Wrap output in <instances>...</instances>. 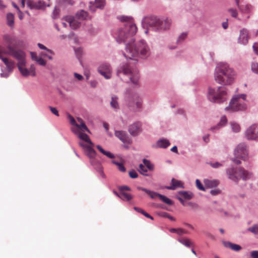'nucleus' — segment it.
<instances>
[{"label":"nucleus","instance_id":"obj_49","mask_svg":"<svg viewBox=\"0 0 258 258\" xmlns=\"http://www.w3.org/2000/svg\"><path fill=\"white\" fill-rule=\"evenodd\" d=\"M68 117L70 120V122L71 123V124L76 126V125H77V123L75 118L70 114H69L68 115Z\"/></svg>","mask_w":258,"mask_h":258},{"label":"nucleus","instance_id":"obj_8","mask_svg":"<svg viewBox=\"0 0 258 258\" xmlns=\"http://www.w3.org/2000/svg\"><path fill=\"white\" fill-rule=\"evenodd\" d=\"M246 97L245 94L234 96L230 102L229 106L225 108V110L228 111L244 110L246 108Z\"/></svg>","mask_w":258,"mask_h":258},{"label":"nucleus","instance_id":"obj_53","mask_svg":"<svg viewBox=\"0 0 258 258\" xmlns=\"http://www.w3.org/2000/svg\"><path fill=\"white\" fill-rule=\"evenodd\" d=\"M227 122V118L225 116H223L221 117L220 122L219 124H218V126H220L221 125H224Z\"/></svg>","mask_w":258,"mask_h":258},{"label":"nucleus","instance_id":"obj_25","mask_svg":"<svg viewBox=\"0 0 258 258\" xmlns=\"http://www.w3.org/2000/svg\"><path fill=\"white\" fill-rule=\"evenodd\" d=\"M172 185L170 186H166V188L168 189L174 190L176 187H183L182 183L181 181L172 178L171 180Z\"/></svg>","mask_w":258,"mask_h":258},{"label":"nucleus","instance_id":"obj_38","mask_svg":"<svg viewBox=\"0 0 258 258\" xmlns=\"http://www.w3.org/2000/svg\"><path fill=\"white\" fill-rule=\"evenodd\" d=\"M147 168L143 164H140L139 165V172L142 174V175H145V176H149L148 174H146V173L147 172Z\"/></svg>","mask_w":258,"mask_h":258},{"label":"nucleus","instance_id":"obj_34","mask_svg":"<svg viewBox=\"0 0 258 258\" xmlns=\"http://www.w3.org/2000/svg\"><path fill=\"white\" fill-rule=\"evenodd\" d=\"M178 241L183 245H185L186 247H189L193 245V243L191 241L187 238H180L178 239Z\"/></svg>","mask_w":258,"mask_h":258},{"label":"nucleus","instance_id":"obj_29","mask_svg":"<svg viewBox=\"0 0 258 258\" xmlns=\"http://www.w3.org/2000/svg\"><path fill=\"white\" fill-rule=\"evenodd\" d=\"M115 194L118 197L124 201H128L132 199V196L128 193L120 191L119 194Z\"/></svg>","mask_w":258,"mask_h":258},{"label":"nucleus","instance_id":"obj_2","mask_svg":"<svg viewBox=\"0 0 258 258\" xmlns=\"http://www.w3.org/2000/svg\"><path fill=\"white\" fill-rule=\"evenodd\" d=\"M236 77V73L226 63H220L216 68L215 80L222 85H229L232 84Z\"/></svg>","mask_w":258,"mask_h":258},{"label":"nucleus","instance_id":"obj_13","mask_svg":"<svg viewBox=\"0 0 258 258\" xmlns=\"http://www.w3.org/2000/svg\"><path fill=\"white\" fill-rule=\"evenodd\" d=\"M245 137L248 140H256L258 138V126L252 124L245 132Z\"/></svg>","mask_w":258,"mask_h":258},{"label":"nucleus","instance_id":"obj_43","mask_svg":"<svg viewBox=\"0 0 258 258\" xmlns=\"http://www.w3.org/2000/svg\"><path fill=\"white\" fill-rule=\"evenodd\" d=\"M231 125L233 132L237 133L240 131V126L238 123L235 122H232Z\"/></svg>","mask_w":258,"mask_h":258},{"label":"nucleus","instance_id":"obj_17","mask_svg":"<svg viewBox=\"0 0 258 258\" xmlns=\"http://www.w3.org/2000/svg\"><path fill=\"white\" fill-rule=\"evenodd\" d=\"M2 53L0 52V59L2 60L6 65L8 73L12 72L15 67V62L9 57H4Z\"/></svg>","mask_w":258,"mask_h":258},{"label":"nucleus","instance_id":"obj_41","mask_svg":"<svg viewBox=\"0 0 258 258\" xmlns=\"http://www.w3.org/2000/svg\"><path fill=\"white\" fill-rule=\"evenodd\" d=\"M159 198L162 202H163L164 203H165L168 205H170L172 204V201L169 199H168V198H167L166 197H165L164 196H163V195L160 194Z\"/></svg>","mask_w":258,"mask_h":258},{"label":"nucleus","instance_id":"obj_23","mask_svg":"<svg viewBox=\"0 0 258 258\" xmlns=\"http://www.w3.org/2000/svg\"><path fill=\"white\" fill-rule=\"evenodd\" d=\"M128 131L133 136H137L141 132V124L135 123L129 126Z\"/></svg>","mask_w":258,"mask_h":258},{"label":"nucleus","instance_id":"obj_16","mask_svg":"<svg viewBox=\"0 0 258 258\" xmlns=\"http://www.w3.org/2000/svg\"><path fill=\"white\" fill-rule=\"evenodd\" d=\"M27 5L31 9H40L49 6V4H45L43 1L34 2L33 0H27Z\"/></svg>","mask_w":258,"mask_h":258},{"label":"nucleus","instance_id":"obj_63","mask_svg":"<svg viewBox=\"0 0 258 258\" xmlns=\"http://www.w3.org/2000/svg\"><path fill=\"white\" fill-rule=\"evenodd\" d=\"M97 171L99 173H100V175L101 176H102L103 177H104V174L103 173V172L102 171V167L99 166L97 169Z\"/></svg>","mask_w":258,"mask_h":258},{"label":"nucleus","instance_id":"obj_6","mask_svg":"<svg viewBox=\"0 0 258 258\" xmlns=\"http://www.w3.org/2000/svg\"><path fill=\"white\" fill-rule=\"evenodd\" d=\"M143 22L144 25L155 31L168 29L171 25L170 19H161L155 16L147 17L144 18Z\"/></svg>","mask_w":258,"mask_h":258},{"label":"nucleus","instance_id":"obj_45","mask_svg":"<svg viewBox=\"0 0 258 258\" xmlns=\"http://www.w3.org/2000/svg\"><path fill=\"white\" fill-rule=\"evenodd\" d=\"M37 45L39 47V48L41 49H43V50H46L48 52L50 53V54H52V55H54V52L50 49L47 48V47H46L44 45H43L42 44H41V43H38L37 44Z\"/></svg>","mask_w":258,"mask_h":258},{"label":"nucleus","instance_id":"obj_39","mask_svg":"<svg viewBox=\"0 0 258 258\" xmlns=\"http://www.w3.org/2000/svg\"><path fill=\"white\" fill-rule=\"evenodd\" d=\"M112 163L113 164L116 165L117 166L118 169L119 171H120L122 172H124L125 171L126 169L122 163H119L115 160L112 161Z\"/></svg>","mask_w":258,"mask_h":258},{"label":"nucleus","instance_id":"obj_35","mask_svg":"<svg viewBox=\"0 0 258 258\" xmlns=\"http://www.w3.org/2000/svg\"><path fill=\"white\" fill-rule=\"evenodd\" d=\"M7 24L8 25L12 27L14 23V16L12 13H9L7 16Z\"/></svg>","mask_w":258,"mask_h":258},{"label":"nucleus","instance_id":"obj_22","mask_svg":"<svg viewBox=\"0 0 258 258\" xmlns=\"http://www.w3.org/2000/svg\"><path fill=\"white\" fill-rule=\"evenodd\" d=\"M72 131L75 134L78 135V137L82 141V142L85 145L92 144V142L90 140L89 136L87 134L84 133L83 132H77L75 130Z\"/></svg>","mask_w":258,"mask_h":258},{"label":"nucleus","instance_id":"obj_24","mask_svg":"<svg viewBox=\"0 0 258 258\" xmlns=\"http://www.w3.org/2000/svg\"><path fill=\"white\" fill-rule=\"evenodd\" d=\"M137 189L145 192L146 194H147L151 198H152L153 199H156V198L159 197V195H160L159 194H158V193L153 191H151V190L147 189L145 188L139 186L137 187Z\"/></svg>","mask_w":258,"mask_h":258},{"label":"nucleus","instance_id":"obj_40","mask_svg":"<svg viewBox=\"0 0 258 258\" xmlns=\"http://www.w3.org/2000/svg\"><path fill=\"white\" fill-rule=\"evenodd\" d=\"M143 163L144 164V165H145L149 170H153L154 165L150 163V161L146 159H144Z\"/></svg>","mask_w":258,"mask_h":258},{"label":"nucleus","instance_id":"obj_36","mask_svg":"<svg viewBox=\"0 0 258 258\" xmlns=\"http://www.w3.org/2000/svg\"><path fill=\"white\" fill-rule=\"evenodd\" d=\"M179 194L185 199L189 200L192 198L193 194L188 191H181L179 192Z\"/></svg>","mask_w":258,"mask_h":258},{"label":"nucleus","instance_id":"obj_14","mask_svg":"<svg viewBox=\"0 0 258 258\" xmlns=\"http://www.w3.org/2000/svg\"><path fill=\"white\" fill-rule=\"evenodd\" d=\"M98 72L105 79H108L111 76V69L109 64L103 63L98 68Z\"/></svg>","mask_w":258,"mask_h":258},{"label":"nucleus","instance_id":"obj_50","mask_svg":"<svg viewBox=\"0 0 258 258\" xmlns=\"http://www.w3.org/2000/svg\"><path fill=\"white\" fill-rule=\"evenodd\" d=\"M251 70L253 72L258 74V63H253L251 65Z\"/></svg>","mask_w":258,"mask_h":258},{"label":"nucleus","instance_id":"obj_5","mask_svg":"<svg viewBox=\"0 0 258 258\" xmlns=\"http://www.w3.org/2000/svg\"><path fill=\"white\" fill-rule=\"evenodd\" d=\"M117 75L124 82H132L134 84H137L139 79L138 71L133 68L130 63L123 64L118 69Z\"/></svg>","mask_w":258,"mask_h":258},{"label":"nucleus","instance_id":"obj_59","mask_svg":"<svg viewBox=\"0 0 258 258\" xmlns=\"http://www.w3.org/2000/svg\"><path fill=\"white\" fill-rule=\"evenodd\" d=\"M74 77L79 81L82 80L83 79V77L77 73H74Z\"/></svg>","mask_w":258,"mask_h":258},{"label":"nucleus","instance_id":"obj_11","mask_svg":"<svg viewBox=\"0 0 258 258\" xmlns=\"http://www.w3.org/2000/svg\"><path fill=\"white\" fill-rule=\"evenodd\" d=\"M126 103L128 107L137 111L139 110L142 106L141 98L136 94L130 95L126 99Z\"/></svg>","mask_w":258,"mask_h":258},{"label":"nucleus","instance_id":"obj_56","mask_svg":"<svg viewBox=\"0 0 258 258\" xmlns=\"http://www.w3.org/2000/svg\"><path fill=\"white\" fill-rule=\"evenodd\" d=\"M49 108L52 113L56 116L59 115L58 112L55 108L50 106Z\"/></svg>","mask_w":258,"mask_h":258},{"label":"nucleus","instance_id":"obj_4","mask_svg":"<svg viewBox=\"0 0 258 258\" xmlns=\"http://www.w3.org/2000/svg\"><path fill=\"white\" fill-rule=\"evenodd\" d=\"M150 54V48L146 42L141 40L138 42L129 43L125 47L124 56L127 59H134L139 56L147 57Z\"/></svg>","mask_w":258,"mask_h":258},{"label":"nucleus","instance_id":"obj_44","mask_svg":"<svg viewBox=\"0 0 258 258\" xmlns=\"http://www.w3.org/2000/svg\"><path fill=\"white\" fill-rule=\"evenodd\" d=\"M248 231L254 234H258V225H255L248 228Z\"/></svg>","mask_w":258,"mask_h":258},{"label":"nucleus","instance_id":"obj_21","mask_svg":"<svg viewBox=\"0 0 258 258\" xmlns=\"http://www.w3.org/2000/svg\"><path fill=\"white\" fill-rule=\"evenodd\" d=\"M105 4V0H95L94 3L92 2L90 3L89 9L90 11L94 12L96 8L103 9Z\"/></svg>","mask_w":258,"mask_h":258},{"label":"nucleus","instance_id":"obj_27","mask_svg":"<svg viewBox=\"0 0 258 258\" xmlns=\"http://www.w3.org/2000/svg\"><path fill=\"white\" fill-rule=\"evenodd\" d=\"M118 99V98L116 96L113 95L111 97V100L110 103L111 106L115 110H117L119 108Z\"/></svg>","mask_w":258,"mask_h":258},{"label":"nucleus","instance_id":"obj_20","mask_svg":"<svg viewBox=\"0 0 258 258\" xmlns=\"http://www.w3.org/2000/svg\"><path fill=\"white\" fill-rule=\"evenodd\" d=\"M115 135L124 143L130 144L132 143L131 139L127 137L126 133L123 131H115Z\"/></svg>","mask_w":258,"mask_h":258},{"label":"nucleus","instance_id":"obj_7","mask_svg":"<svg viewBox=\"0 0 258 258\" xmlns=\"http://www.w3.org/2000/svg\"><path fill=\"white\" fill-rule=\"evenodd\" d=\"M209 100L214 103H221L227 98L226 89L224 87H219L217 88H209L208 93Z\"/></svg>","mask_w":258,"mask_h":258},{"label":"nucleus","instance_id":"obj_64","mask_svg":"<svg viewBox=\"0 0 258 258\" xmlns=\"http://www.w3.org/2000/svg\"><path fill=\"white\" fill-rule=\"evenodd\" d=\"M188 205L194 209H197L198 208V205L195 203H189Z\"/></svg>","mask_w":258,"mask_h":258},{"label":"nucleus","instance_id":"obj_10","mask_svg":"<svg viewBox=\"0 0 258 258\" xmlns=\"http://www.w3.org/2000/svg\"><path fill=\"white\" fill-rule=\"evenodd\" d=\"M235 158L232 159V161L236 164H240L241 163L239 158L242 159L243 160H246L247 158V151L246 150V146L244 144H239L234 151Z\"/></svg>","mask_w":258,"mask_h":258},{"label":"nucleus","instance_id":"obj_46","mask_svg":"<svg viewBox=\"0 0 258 258\" xmlns=\"http://www.w3.org/2000/svg\"><path fill=\"white\" fill-rule=\"evenodd\" d=\"M196 183L197 187L200 190H203V191H204L205 190L204 186L203 185V184H202V183L201 182L200 180L196 179Z\"/></svg>","mask_w":258,"mask_h":258},{"label":"nucleus","instance_id":"obj_26","mask_svg":"<svg viewBox=\"0 0 258 258\" xmlns=\"http://www.w3.org/2000/svg\"><path fill=\"white\" fill-rule=\"evenodd\" d=\"M237 6L242 13H249L252 9V7L251 5L247 4L240 5V3H239V6Z\"/></svg>","mask_w":258,"mask_h":258},{"label":"nucleus","instance_id":"obj_48","mask_svg":"<svg viewBox=\"0 0 258 258\" xmlns=\"http://www.w3.org/2000/svg\"><path fill=\"white\" fill-rule=\"evenodd\" d=\"M128 173L130 177L132 178H136L138 176L137 173L134 170H131Z\"/></svg>","mask_w":258,"mask_h":258},{"label":"nucleus","instance_id":"obj_60","mask_svg":"<svg viewBox=\"0 0 258 258\" xmlns=\"http://www.w3.org/2000/svg\"><path fill=\"white\" fill-rule=\"evenodd\" d=\"M220 192V190L219 189H212L210 191V193L211 195L213 196H216L219 194Z\"/></svg>","mask_w":258,"mask_h":258},{"label":"nucleus","instance_id":"obj_62","mask_svg":"<svg viewBox=\"0 0 258 258\" xmlns=\"http://www.w3.org/2000/svg\"><path fill=\"white\" fill-rule=\"evenodd\" d=\"M58 14V9L55 8L53 11V19H55L57 18V15Z\"/></svg>","mask_w":258,"mask_h":258},{"label":"nucleus","instance_id":"obj_18","mask_svg":"<svg viewBox=\"0 0 258 258\" xmlns=\"http://www.w3.org/2000/svg\"><path fill=\"white\" fill-rule=\"evenodd\" d=\"M64 19L72 29H76L80 27L81 22L76 17L74 18V17L69 16H66Z\"/></svg>","mask_w":258,"mask_h":258},{"label":"nucleus","instance_id":"obj_32","mask_svg":"<svg viewBox=\"0 0 258 258\" xmlns=\"http://www.w3.org/2000/svg\"><path fill=\"white\" fill-rule=\"evenodd\" d=\"M224 244L225 246H228L235 251H239L241 249V247L240 245L229 242H225Z\"/></svg>","mask_w":258,"mask_h":258},{"label":"nucleus","instance_id":"obj_52","mask_svg":"<svg viewBox=\"0 0 258 258\" xmlns=\"http://www.w3.org/2000/svg\"><path fill=\"white\" fill-rule=\"evenodd\" d=\"M229 12L233 17L236 18L238 14L236 10L230 9L229 10Z\"/></svg>","mask_w":258,"mask_h":258},{"label":"nucleus","instance_id":"obj_57","mask_svg":"<svg viewBox=\"0 0 258 258\" xmlns=\"http://www.w3.org/2000/svg\"><path fill=\"white\" fill-rule=\"evenodd\" d=\"M210 165L213 168H218L222 166V164L219 162L211 163Z\"/></svg>","mask_w":258,"mask_h":258},{"label":"nucleus","instance_id":"obj_42","mask_svg":"<svg viewBox=\"0 0 258 258\" xmlns=\"http://www.w3.org/2000/svg\"><path fill=\"white\" fill-rule=\"evenodd\" d=\"M170 231L172 233H176L177 234L180 235L185 233V231L181 228H172L170 229Z\"/></svg>","mask_w":258,"mask_h":258},{"label":"nucleus","instance_id":"obj_33","mask_svg":"<svg viewBox=\"0 0 258 258\" xmlns=\"http://www.w3.org/2000/svg\"><path fill=\"white\" fill-rule=\"evenodd\" d=\"M87 16V12L84 10H81L76 14V18L80 21L85 19Z\"/></svg>","mask_w":258,"mask_h":258},{"label":"nucleus","instance_id":"obj_37","mask_svg":"<svg viewBox=\"0 0 258 258\" xmlns=\"http://www.w3.org/2000/svg\"><path fill=\"white\" fill-rule=\"evenodd\" d=\"M206 185L209 187H214L218 185L219 182L217 180H206L205 182Z\"/></svg>","mask_w":258,"mask_h":258},{"label":"nucleus","instance_id":"obj_15","mask_svg":"<svg viewBox=\"0 0 258 258\" xmlns=\"http://www.w3.org/2000/svg\"><path fill=\"white\" fill-rule=\"evenodd\" d=\"M250 38L249 31L245 28H243L239 32V36L238 38V43L242 45H246L248 43Z\"/></svg>","mask_w":258,"mask_h":258},{"label":"nucleus","instance_id":"obj_28","mask_svg":"<svg viewBox=\"0 0 258 258\" xmlns=\"http://www.w3.org/2000/svg\"><path fill=\"white\" fill-rule=\"evenodd\" d=\"M157 145L160 148H166L170 145V143L168 140L162 139L157 142Z\"/></svg>","mask_w":258,"mask_h":258},{"label":"nucleus","instance_id":"obj_12","mask_svg":"<svg viewBox=\"0 0 258 258\" xmlns=\"http://www.w3.org/2000/svg\"><path fill=\"white\" fill-rule=\"evenodd\" d=\"M24 64L21 66V68H19L18 66H17V67L20 72L21 75L24 77H27L29 75H31L32 76H35L36 75L35 73V67L34 65L32 64L30 66L29 70H28L26 68V54L25 53L24 56Z\"/></svg>","mask_w":258,"mask_h":258},{"label":"nucleus","instance_id":"obj_3","mask_svg":"<svg viewBox=\"0 0 258 258\" xmlns=\"http://www.w3.org/2000/svg\"><path fill=\"white\" fill-rule=\"evenodd\" d=\"M6 47H0V52L12 56L17 60V66L21 68V66L24 64L25 52L19 49L14 47L15 38L8 35L4 36Z\"/></svg>","mask_w":258,"mask_h":258},{"label":"nucleus","instance_id":"obj_61","mask_svg":"<svg viewBox=\"0 0 258 258\" xmlns=\"http://www.w3.org/2000/svg\"><path fill=\"white\" fill-rule=\"evenodd\" d=\"M253 48L256 54H258V43H254L253 45Z\"/></svg>","mask_w":258,"mask_h":258},{"label":"nucleus","instance_id":"obj_1","mask_svg":"<svg viewBox=\"0 0 258 258\" xmlns=\"http://www.w3.org/2000/svg\"><path fill=\"white\" fill-rule=\"evenodd\" d=\"M118 19L123 23V26L116 31L114 37L118 43H124L126 47L134 42V36L137 33V27L132 17L122 16Z\"/></svg>","mask_w":258,"mask_h":258},{"label":"nucleus","instance_id":"obj_31","mask_svg":"<svg viewBox=\"0 0 258 258\" xmlns=\"http://www.w3.org/2000/svg\"><path fill=\"white\" fill-rule=\"evenodd\" d=\"M97 149L103 155H105L107 157L113 159L114 158V155L111 153L105 151L100 145H97L96 146Z\"/></svg>","mask_w":258,"mask_h":258},{"label":"nucleus","instance_id":"obj_58","mask_svg":"<svg viewBox=\"0 0 258 258\" xmlns=\"http://www.w3.org/2000/svg\"><path fill=\"white\" fill-rule=\"evenodd\" d=\"M31 56L32 59L35 61H36L37 59V58L39 57L37 55V54L36 52H31Z\"/></svg>","mask_w":258,"mask_h":258},{"label":"nucleus","instance_id":"obj_51","mask_svg":"<svg viewBox=\"0 0 258 258\" xmlns=\"http://www.w3.org/2000/svg\"><path fill=\"white\" fill-rule=\"evenodd\" d=\"M187 37V34L186 33H183L180 35L178 37L177 41L180 42L184 40Z\"/></svg>","mask_w":258,"mask_h":258},{"label":"nucleus","instance_id":"obj_47","mask_svg":"<svg viewBox=\"0 0 258 258\" xmlns=\"http://www.w3.org/2000/svg\"><path fill=\"white\" fill-rule=\"evenodd\" d=\"M36 61L40 66H44L46 65V61L41 57H39Z\"/></svg>","mask_w":258,"mask_h":258},{"label":"nucleus","instance_id":"obj_9","mask_svg":"<svg viewBox=\"0 0 258 258\" xmlns=\"http://www.w3.org/2000/svg\"><path fill=\"white\" fill-rule=\"evenodd\" d=\"M227 173L230 179L236 182L241 178L243 180H246L250 178L252 176L250 172L245 170L242 167H240L238 169L234 168L228 169L227 170Z\"/></svg>","mask_w":258,"mask_h":258},{"label":"nucleus","instance_id":"obj_19","mask_svg":"<svg viewBox=\"0 0 258 258\" xmlns=\"http://www.w3.org/2000/svg\"><path fill=\"white\" fill-rule=\"evenodd\" d=\"M79 145L88 152V156L91 158H94L96 156V152L93 149L94 144L85 145L82 142L79 143Z\"/></svg>","mask_w":258,"mask_h":258},{"label":"nucleus","instance_id":"obj_30","mask_svg":"<svg viewBox=\"0 0 258 258\" xmlns=\"http://www.w3.org/2000/svg\"><path fill=\"white\" fill-rule=\"evenodd\" d=\"M76 128H74L73 130H75V131H80V132H84L87 131L89 132V130L86 125L85 122L82 123L81 124H77L76 125Z\"/></svg>","mask_w":258,"mask_h":258},{"label":"nucleus","instance_id":"obj_54","mask_svg":"<svg viewBox=\"0 0 258 258\" xmlns=\"http://www.w3.org/2000/svg\"><path fill=\"white\" fill-rule=\"evenodd\" d=\"M251 258H258V250H253L250 252Z\"/></svg>","mask_w":258,"mask_h":258},{"label":"nucleus","instance_id":"obj_55","mask_svg":"<svg viewBox=\"0 0 258 258\" xmlns=\"http://www.w3.org/2000/svg\"><path fill=\"white\" fill-rule=\"evenodd\" d=\"M119 191L124 192V190H131V188L127 186H122L119 188Z\"/></svg>","mask_w":258,"mask_h":258}]
</instances>
